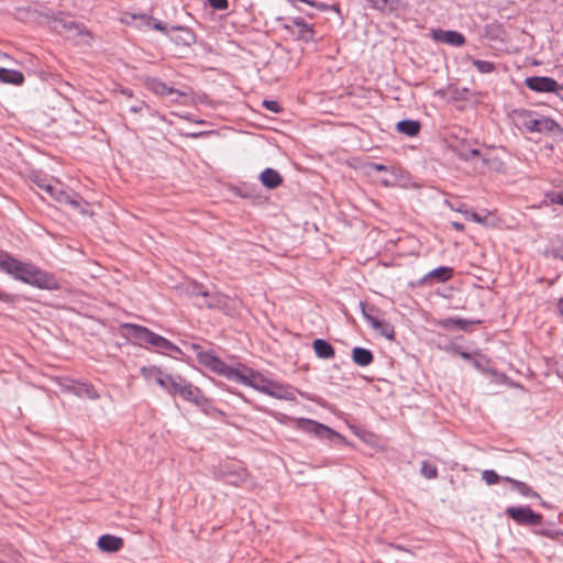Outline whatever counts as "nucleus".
Instances as JSON below:
<instances>
[{
	"instance_id": "obj_53",
	"label": "nucleus",
	"mask_w": 563,
	"mask_h": 563,
	"mask_svg": "<svg viewBox=\"0 0 563 563\" xmlns=\"http://www.w3.org/2000/svg\"><path fill=\"white\" fill-rule=\"evenodd\" d=\"M0 299H3V295L0 292Z\"/></svg>"
},
{
	"instance_id": "obj_3",
	"label": "nucleus",
	"mask_w": 563,
	"mask_h": 563,
	"mask_svg": "<svg viewBox=\"0 0 563 563\" xmlns=\"http://www.w3.org/2000/svg\"><path fill=\"white\" fill-rule=\"evenodd\" d=\"M123 328L126 330V334L137 340L140 343H148L157 350L178 352L179 349L174 345L167 339L152 332L145 327L128 323Z\"/></svg>"
},
{
	"instance_id": "obj_18",
	"label": "nucleus",
	"mask_w": 563,
	"mask_h": 563,
	"mask_svg": "<svg viewBox=\"0 0 563 563\" xmlns=\"http://www.w3.org/2000/svg\"><path fill=\"white\" fill-rule=\"evenodd\" d=\"M433 37L442 43L450 44L453 46H461L465 43L463 34L456 31H442L439 30L433 33Z\"/></svg>"
},
{
	"instance_id": "obj_52",
	"label": "nucleus",
	"mask_w": 563,
	"mask_h": 563,
	"mask_svg": "<svg viewBox=\"0 0 563 563\" xmlns=\"http://www.w3.org/2000/svg\"><path fill=\"white\" fill-rule=\"evenodd\" d=\"M473 364H474L476 367H479V364H478V362H477V361H475V360H474V361H473Z\"/></svg>"
},
{
	"instance_id": "obj_51",
	"label": "nucleus",
	"mask_w": 563,
	"mask_h": 563,
	"mask_svg": "<svg viewBox=\"0 0 563 563\" xmlns=\"http://www.w3.org/2000/svg\"><path fill=\"white\" fill-rule=\"evenodd\" d=\"M227 482H229V483H231V484H238V482H236V481L231 479L230 477L227 479Z\"/></svg>"
},
{
	"instance_id": "obj_40",
	"label": "nucleus",
	"mask_w": 563,
	"mask_h": 563,
	"mask_svg": "<svg viewBox=\"0 0 563 563\" xmlns=\"http://www.w3.org/2000/svg\"><path fill=\"white\" fill-rule=\"evenodd\" d=\"M479 154H481V153H479V151H478L477 148H472V150H470V151L462 152V153L460 154V157H461V158H463V159H465V161H468V159H471V158H474V157L479 156Z\"/></svg>"
},
{
	"instance_id": "obj_41",
	"label": "nucleus",
	"mask_w": 563,
	"mask_h": 563,
	"mask_svg": "<svg viewBox=\"0 0 563 563\" xmlns=\"http://www.w3.org/2000/svg\"><path fill=\"white\" fill-rule=\"evenodd\" d=\"M288 2H290L294 7H297L296 5V2H298V0H287ZM299 2H303V3H307L313 8H317V9H323L324 5L322 3H319L317 1H313V0H299Z\"/></svg>"
},
{
	"instance_id": "obj_50",
	"label": "nucleus",
	"mask_w": 563,
	"mask_h": 563,
	"mask_svg": "<svg viewBox=\"0 0 563 563\" xmlns=\"http://www.w3.org/2000/svg\"><path fill=\"white\" fill-rule=\"evenodd\" d=\"M456 324L461 328V329H465V324H466V321L465 320H456Z\"/></svg>"
},
{
	"instance_id": "obj_33",
	"label": "nucleus",
	"mask_w": 563,
	"mask_h": 563,
	"mask_svg": "<svg viewBox=\"0 0 563 563\" xmlns=\"http://www.w3.org/2000/svg\"><path fill=\"white\" fill-rule=\"evenodd\" d=\"M473 65L482 74H488V73H492L495 69L494 64L492 62H488V60L474 59L473 60Z\"/></svg>"
},
{
	"instance_id": "obj_30",
	"label": "nucleus",
	"mask_w": 563,
	"mask_h": 563,
	"mask_svg": "<svg viewBox=\"0 0 563 563\" xmlns=\"http://www.w3.org/2000/svg\"><path fill=\"white\" fill-rule=\"evenodd\" d=\"M187 380L183 378L180 375H173L170 380L168 382V387L166 393H168L172 396H180L181 397V390L185 389V386L187 385Z\"/></svg>"
},
{
	"instance_id": "obj_19",
	"label": "nucleus",
	"mask_w": 563,
	"mask_h": 563,
	"mask_svg": "<svg viewBox=\"0 0 563 563\" xmlns=\"http://www.w3.org/2000/svg\"><path fill=\"white\" fill-rule=\"evenodd\" d=\"M146 87L150 90H152L154 93L161 95V96H172V95L181 96L183 95L177 89L168 87L165 82H163L158 79H155V78L147 79Z\"/></svg>"
},
{
	"instance_id": "obj_32",
	"label": "nucleus",
	"mask_w": 563,
	"mask_h": 563,
	"mask_svg": "<svg viewBox=\"0 0 563 563\" xmlns=\"http://www.w3.org/2000/svg\"><path fill=\"white\" fill-rule=\"evenodd\" d=\"M375 331H377L380 335L391 340L394 339V335H395V331H394V328L386 321L382 320L379 322V325L377 328L374 329Z\"/></svg>"
},
{
	"instance_id": "obj_15",
	"label": "nucleus",
	"mask_w": 563,
	"mask_h": 563,
	"mask_svg": "<svg viewBox=\"0 0 563 563\" xmlns=\"http://www.w3.org/2000/svg\"><path fill=\"white\" fill-rule=\"evenodd\" d=\"M252 369L245 366L242 367H231L225 365L224 372H222V376L227 377L229 380L241 383L249 386Z\"/></svg>"
},
{
	"instance_id": "obj_6",
	"label": "nucleus",
	"mask_w": 563,
	"mask_h": 563,
	"mask_svg": "<svg viewBox=\"0 0 563 563\" xmlns=\"http://www.w3.org/2000/svg\"><path fill=\"white\" fill-rule=\"evenodd\" d=\"M43 191L57 202L71 206L82 214L88 213V203L77 194H69L62 189L58 181L51 180L43 185Z\"/></svg>"
},
{
	"instance_id": "obj_28",
	"label": "nucleus",
	"mask_w": 563,
	"mask_h": 563,
	"mask_svg": "<svg viewBox=\"0 0 563 563\" xmlns=\"http://www.w3.org/2000/svg\"><path fill=\"white\" fill-rule=\"evenodd\" d=\"M453 268L449 266H440L432 271H430L426 276L424 279L434 278L440 283H444L449 280L452 277Z\"/></svg>"
},
{
	"instance_id": "obj_48",
	"label": "nucleus",
	"mask_w": 563,
	"mask_h": 563,
	"mask_svg": "<svg viewBox=\"0 0 563 563\" xmlns=\"http://www.w3.org/2000/svg\"><path fill=\"white\" fill-rule=\"evenodd\" d=\"M459 354H460V356H461L462 358H464V360H472L471 354H470V353H467V352L462 351V352H460Z\"/></svg>"
},
{
	"instance_id": "obj_34",
	"label": "nucleus",
	"mask_w": 563,
	"mask_h": 563,
	"mask_svg": "<svg viewBox=\"0 0 563 563\" xmlns=\"http://www.w3.org/2000/svg\"><path fill=\"white\" fill-rule=\"evenodd\" d=\"M482 478L487 485H495L499 481H503V477H500L495 471L493 470H486L482 473Z\"/></svg>"
},
{
	"instance_id": "obj_43",
	"label": "nucleus",
	"mask_w": 563,
	"mask_h": 563,
	"mask_svg": "<svg viewBox=\"0 0 563 563\" xmlns=\"http://www.w3.org/2000/svg\"><path fill=\"white\" fill-rule=\"evenodd\" d=\"M550 201L563 206V190L561 192H553L548 196Z\"/></svg>"
},
{
	"instance_id": "obj_27",
	"label": "nucleus",
	"mask_w": 563,
	"mask_h": 563,
	"mask_svg": "<svg viewBox=\"0 0 563 563\" xmlns=\"http://www.w3.org/2000/svg\"><path fill=\"white\" fill-rule=\"evenodd\" d=\"M132 20L140 19L145 25L152 26L154 30L168 34V29L166 24L162 21L155 20L152 16L143 13V14H131Z\"/></svg>"
},
{
	"instance_id": "obj_39",
	"label": "nucleus",
	"mask_w": 563,
	"mask_h": 563,
	"mask_svg": "<svg viewBox=\"0 0 563 563\" xmlns=\"http://www.w3.org/2000/svg\"><path fill=\"white\" fill-rule=\"evenodd\" d=\"M263 106L274 113H278L280 111L278 102L274 100H264Z\"/></svg>"
},
{
	"instance_id": "obj_14",
	"label": "nucleus",
	"mask_w": 563,
	"mask_h": 563,
	"mask_svg": "<svg viewBox=\"0 0 563 563\" xmlns=\"http://www.w3.org/2000/svg\"><path fill=\"white\" fill-rule=\"evenodd\" d=\"M526 85L529 89L538 92H554L558 88V82L550 77H528Z\"/></svg>"
},
{
	"instance_id": "obj_11",
	"label": "nucleus",
	"mask_w": 563,
	"mask_h": 563,
	"mask_svg": "<svg viewBox=\"0 0 563 563\" xmlns=\"http://www.w3.org/2000/svg\"><path fill=\"white\" fill-rule=\"evenodd\" d=\"M196 351V357L200 365L211 369L212 372L221 375L224 372L225 363L217 357L213 353L201 351L198 345H192Z\"/></svg>"
},
{
	"instance_id": "obj_31",
	"label": "nucleus",
	"mask_w": 563,
	"mask_h": 563,
	"mask_svg": "<svg viewBox=\"0 0 563 563\" xmlns=\"http://www.w3.org/2000/svg\"><path fill=\"white\" fill-rule=\"evenodd\" d=\"M421 474L428 479H433L438 476V468L434 464L423 461L421 465Z\"/></svg>"
},
{
	"instance_id": "obj_23",
	"label": "nucleus",
	"mask_w": 563,
	"mask_h": 563,
	"mask_svg": "<svg viewBox=\"0 0 563 563\" xmlns=\"http://www.w3.org/2000/svg\"><path fill=\"white\" fill-rule=\"evenodd\" d=\"M352 360L356 365L364 367L373 363L374 356L369 350L356 346L352 350Z\"/></svg>"
},
{
	"instance_id": "obj_5",
	"label": "nucleus",
	"mask_w": 563,
	"mask_h": 563,
	"mask_svg": "<svg viewBox=\"0 0 563 563\" xmlns=\"http://www.w3.org/2000/svg\"><path fill=\"white\" fill-rule=\"evenodd\" d=\"M43 191L57 202L71 206L82 214L88 213V203L77 194H69L62 189L58 181L51 180L43 185Z\"/></svg>"
},
{
	"instance_id": "obj_12",
	"label": "nucleus",
	"mask_w": 563,
	"mask_h": 563,
	"mask_svg": "<svg viewBox=\"0 0 563 563\" xmlns=\"http://www.w3.org/2000/svg\"><path fill=\"white\" fill-rule=\"evenodd\" d=\"M291 24H287L285 27L292 34L305 42H311L314 37V31L312 25L308 24L302 18L297 16L290 20Z\"/></svg>"
},
{
	"instance_id": "obj_49",
	"label": "nucleus",
	"mask_w": 563,
	"mask_h": 563,
	"mask_svg": "<svg viewBox=\"0 0 563 563\" xmlns=\"http://www.w3.org/2000/svg\"><path fill=\"white\" fill-rule=\"evenodd\" d=\"M558 310L563 316V297L558 302Z\"/></svg>"
},
{
	"instance_id": "obj_36",
	"label": "nucleus",
	"mask_w": 563,
	"mask_h": 563,
	"mask_svg": "<svg viewBox=\"0 0 563 563\" xmlns=\"http://www.w3.org/2000/svg\"><path fill=\"white\" fill-rule=\"evenodd\" d=\"M459 211L462 212L466 217V219H470L473 222H476V223H485L486 222L487 217H485V216H481L476 212L468 211V210L459 209Z\"/></svg>"
},
{
	"instance_id": "obj_22",
	"label": "nucleus",
	"mask_w": 563,
	"mask_h": 563,
	"mask_svg": "<svg viewBox=\"0 0 563 563\" xmlns=\"http://www.w3.org/2000/svg\"><path fill=\"white\" fill-rule=\"evenodd\" d=\"M313 351L319 358L329 360L334 357L333 346L323 339H316L312 343Z\"/></svg>"
},
{
	"instance_id": "obj_38",
	"label": "nucleus",
	"mask_w": 563,
	"mask_h": 563,
	"mask_svg": "<svg viewBox=\"0 0 563 563\" xmlns=\"http://www.w3.org/2000/svg\"><path fill=\"white\" fill-rule=\"evenodd\" d=\"M173 30H177L183 33V36L179 37V41H181L184 44H190L194 35L188 30L181 27H174Z\"/></svg>"
},
{
	"instance_id": "obj_7",
	"label": "nucleus",
	"mask_w": 563,
	"mask_h": 563,
	"mask_svg": "<svg viewBox=\"0 0 563 563\" xmlns=\"http://www.w3.org/2000/svg\"><path fill=\"white\" fill-rule=\"evenodd\" d=\"M186 292L194 298V302L199 307L222 308V302L227 301V297L210 294L202 285L195 282L187 285Z\"/></svg>"
},
{
	"instance_id": "obj_1",
	"label": "nucleus",
	"mask_w": 563,
	"mask_h": 563,
	"mask_svg": "<svg viewBox=\"0 0 563 563\" xmlns=\"http://www.w3.org/2000/svg\"><path fill=\"white\" fill-rule=\"evenodd\" d=\"M0 271L11 275L14 279L40 289L53 290L58 288V282L53 274L32 263L16 260L7 252H0Z\"/></svg>"
},
{
	"instance_id": "obj_37",
	"label": "nucleus",
	"mask_w": 563,
	"mask_h": 563,
	"mask_svg": "<svg viewBox=\"0 0 563 563\" xmlns=\"http://www.w3.org/2000/svg\"><path fill=\"white\" fill-rule=\"evenodd\" d=\"M209 5L216 10H227L229 7L228 0H208Z\"/></svg>"
},
{
	"instance_id": "obj_4",
	"label": "nucleus",
	"mask_w": 563,
	"mask_h": 563,
	"mask_svg": "<svg viewBox=\"0 0 563 563\" xmlns=\"http://www.w3.org/2000/svg\"><path fill=\"white\" fill-rule=\"evenodd\" d=\"M43 191L57 202L71 206L82 214L88 213V203L77 194H69L62 189L58 181L51 180L43 185Z\"/></svg>"
},
{
	"instance_id": "obj_47",
	"label": "nucleus",
	"mask_w": 563,
	"mask_h": 563,
	"mask_svg": "<svg viewBox=\"0 0 563 563\" xmlns=\"http://www.w3.org/2000/svg\"><path fill=\"white\" fill-rule=\"evenodd\" d=\"M451 225L456 230V231H463L464 230V224L463 223H460V222H452Z\"/></svg>"
},
{
	"instance_id": "obj_10",
	"label": "nucleus",
	"mask_w": 563,
	"mask_h": 563,
	"mask_svg": "<svg viewBox=\"0 0 563 563\" xmlns=\"http://www.w3.org/2000/svg\"><path fill=\"white\" fill-rule=\"evenodd\" d=\"M141 374L147 384L157 385L165 391L167 390L168 382L173 376L157 366H144L141 368Z\"/></svg>"
},
{
	"instance_id": "obj_20",
	"label": "nucleus",
	"mask_w": 563,
	"mask_h": 563,
	"mask_svg": "<svg viewBox=\"0 0 563 563\" xmlns=\"http://www.w3.org/2000/svg\"><path fill=\"white\" fill-rule=\"evenodd\" d=\"M260 180L266 188L275 189L283 183V177L277 170L266 168L261 173Z\"/></svg>"
},
{
	"instance_id": "obj_45",
	"label": "nucleus",
	"mask_w": 563,
	"mask_h": 563,
	"mask_svg": "<svg viewBox=\"0 0 563 563\" xmlns=\"http://www.w3.org/2000/svg\"><path fill=\"white\" fill-rule=\"evenodd\" d=\"M86 393H87V396L91 399H96L98 397L97 393L95 389L92 388H87L86 389Z\"/></svg>"
},
{
	"instance_id": "obj_13",
	"label": "nucleus",
	"mask_w": 563,
	"mask_h": 563,
	"mask_svg": "<svg viewBox=\"0 0 563 563\" xmlns=\"http://www.w3.org/2000/svg\"><path fill=\"white\" fill-rule=\"evenodd\" d=\"M59 24L62 25V27L64 30V34L67 38H69V40L79 38L78 42H80V43H84V44L89 43L90 34L80 24H77L71 20L60 21Z\"/></svg>"
},
{
	"instance_id": "obj_29",
	"label": "nucleus",
	"mask_w": 563,
	"mask_h": 563,
	"mask_svg": "<svg viewBox=\"0 0 563 563\" xmlns=\"http://www.w3.org/2000/svg\"><path fill=\"white\" fill-rule=\"evenodd\" d=\"M397 130L408 136H415L420 131V123L415 120H402L397 123Z\"/></svg>"
},
{
	"instance_id": "obj_17",
	"label": "nucleus",
	"mask_w": 563,
	"mask_h": 563,
	"mask_svg": "<svg viewBox=\"0 0 563 563\" xmlns=\"http://www.w3.org/2000/svg\"><path fill=\"white\" fill-rule=\"evenodd\" d=\"M98 547L101 551L107 553H114L123 547V540L119 537L111 534H103L98 539Z\"/></svg>"
},
{
	"instance_id": "obj_44",
	"label": "nucleus",
	"mask_w": 563,
	"mask_h": 563,
	"mask_svg": "<svg viewBox=\"0 0 563 563\" xmlns=\"http://www.w3.org/2000/svg\"><path fill=\"white\" fill-rule=\"evenodd\" d=\"M143 106H144L143 102H140L139 104H134V106L130 107V111L137 113L143 109Z\"/></svg>"
},
{
	"instance_id": "obj_16",
	"label": "nucleus",
	"mask_w": 563,
	"mask_h": 563,
	"mask_svg": "<svg viewBox=\"0 0 563 563\" xmlns=\"http://www.w3.org/2000/svg\"><path fill=\"white\" fill-rule=\"evenodd\" d=\"M296 389L289 385H284L278 382L272 380L266 395L276 399L295 400Z\"/></svg>"
},
{
	"instance_id": "obj_8",
	"label": "nucleus",
	"mask_w": 563,
	"mask_h": 563,
	"mask_svg": "<svg viewBox=\"0 0 563 563\" xmlns=\"http://www.w3.org/2000/svg\"><path fill=\"white\" fill-rule=\"evenodd\" d=\"M291 421L297 429H299L306 433L314 434L316 437H318L320 439L331 440L332 438L339 435L335 431H333L329 427H327L320 422H317L314 420H311V419L294 418V419H291Z\"/></svg>"
},
{
	"instance_id": "obj_35",
	"label": "nucleus",
	"mask_w": 563,
	"mask_h": 563,
	"mask_svg": "<svg viewBox=\"0 0 563 563\" xmlns=\"http://www.w3.org/2000/svg\"><path fill=\"white\" fill-rule=\"evenodd\" d=\"M363 316L366 320V322L373 328H377L379 325V322L382 321L379 318L373 316L365 309V306L361 303Z\"/></svg>"
},
{
	"instance_id": "obj_21",
	"label": "nucleus",
	"mask_w": 563,
	"mask_h": 563,
	"mask_svg": "<svg viewBox=\"0 0 563 563\" xmlns=\"http://www.w3.org/2000/svg\"><path fill=\"white\" fill-rule=\"evenodd\" d=\"M503 481L511 484L512 489L517 490L523 497L540 498V495L525 482L508 476L503 477Z\"/></svg>"
},
{
	"instance_id": "obj_46",
	"label": "nucleus",
	"mask_w": 563,
	"mask_h": 563,
	"mask_svg": "<svg viewBox=\"0 0 563 563\" xmlns=\"http://www.w3.org/2000/svg\"><path fill=\"white\" fill-rule=\"evenodd\" d=\"M51 180H47V179H43V178H38V179H35V184L38 186L40 189L43 190V185L45 183H49Z\"/></svg>"
},
{
	"instance_id": "obj_9",
	"label": "nucleus",
	"mask_w": 563,
	"mask_h": 563,
	"mask_svg": "<svg viewBox=\"0 0 563 563\" xmlns=\"http://www.w3.org/2000/svg\"><path fill=\"white\" fill-rule=\"evenodd\" d=\"M506 515L522 526H540L542 523V515L534 512L529 507H508Z\"/></svg>"
},
{
	"instance_id": "obj_26",
	"label": "nucleus",
	"mask_w": 563,
	"mask_h": 563,
	"mask_svg": "<svg viewBox=\"0 0 563 563\" xmlns=\"http://www.w3.org/2000/svg\"><path fill=\"white\" fill-rule=\"evenodd\" d=\"M0 81L21 85L24 81V76L21 71L0 67Z\"/></svg>"
},
{
	"instance_id": "obj_42",
	"label": "nucleus",
	"mask_w": 563,
	"mask_h": 563,
	"mask_svg": "<svg viewBox=\"0 0 563 563\" xmlns=\"http://www.w3.org/2000/svg\"><path fill=\"white\" fill-rule=\"evenodd\" d=\"M366 169L368 172H385V170H387V166L384 164H378V163H368L366 165Z\"/></svg>"
},
{
	"instance_id": "obj_24",
	"label": "nucleus",
	"mask_w": 563,
	"mask_h": 563,
	"mask_svg": "<svg viewBox=\"0 0 563 563\" xmlns=\"http://www.w3.org/2000/svg\"><path fill=\"white\" fill-rule=\"evenodd\" d=\"M181 398L196 405H200L205 401L201 390L189 382L185 386V389L181 390Z\"/></svg>"
},
{
	"instance_id": "obj_25",
	"label": "nucleus",
	"mask_w": 563,
	"mask_h": 563,
	"mask_svg": "<svg viewBox=\"0 0 563 563\" xmlns=\"http://www.w3.org/2000/svg\"><path fill=\"white\" fill-rule=\"evenodd\" d=\"M271 379H267L260 373L253 371L251 374L249 386L266 395L268 391V387L271 386Z\"/></svg>"
},
{
	"instance_id": "obj_2",
	"label": "nucleus",
	"mask_w": 563,
	"mask_h": 563,
	"mask_svg": "<svg viewBox=\"0 0 563 563\" xmlns=\"http://www.w3.org/2000/svg\"><path fill=\"white\" fill-rule=\"evenodd\" d=\"M511 119L518 129L530 133L559 134L562 132L560 124L553 119L539 117L537 113L526 109L514 110Z\"/></svg>"
}]
</instances>
